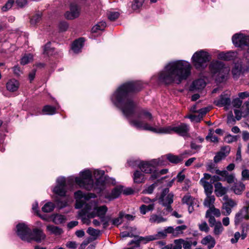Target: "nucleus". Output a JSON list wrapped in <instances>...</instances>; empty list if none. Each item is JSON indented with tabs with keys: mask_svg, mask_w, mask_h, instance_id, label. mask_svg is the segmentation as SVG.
Segmentation results:
<instances>
[{
	"mask_svg": "<svg viewBox=\"0 0 249 249\" xmlns=\"http://www.w3.org/2000/svg\"><path fill=\"white\" fill-rule=\"evenodd\" d=\"M143 88L140 81L129 82L120 86L111 96L113 104L121 109L124 114L129 119V124L138 129L148 130L159 134H171L175 132L180 136L188 135L189 127L185 124L158 127L152 124L153 117L146 110L140 112L135 110V104L128 94L139 91Z\"/></svg>",
	"mask_w": 249,
	"mask_h": 249,
	"instance_id": "1",
	"label": "nucleus"
},
{
	"mask_svg": "<svg viewBox=\"0 0 249 249\" xmlns=\"http://www.w3.org/2000/svg\"><path fill=\"white\" fill-rule=\"evenodd\" d=\"M190 63L183 60L172 61L167 63L158 76V80L166 85L180 84L191 75Z\"/></svg>",
	"mask_w": 249,
	"mask_h": 249,
	"instance_id": "2",
	"label": "nucleus"
},
{
	"mask_svg": "<svg viewBox=\"0 0 249 249\" xmlns=\"http://www.w3.org/2000/svg\"><path fill=\"white\" fill-rule=\"evenodd\" d=\"M104 174L103 170L85 169L80 172L79 177H70L67 183L74 181L81 188L100 193L105 186Z\"/></svg>",
	"mask_w": 249,
	"mask_h": 249,
	"instance_id": "3",
	"label": "nucleus"
},
{
	"mask_svg": "<svg viewBox=\"0 0 249 249\" xmlns=\"http://www.w3.org/2000/svg\"><path fill=\"white\" fill-rule=\"evenodd\" d=\"M107 210V207L106 205L98 206L96 201H91L85 204L79 214L83 219L86 217L89 218L99 217L103 224L104 227L106 228L108 226L109 221L108 219L105 217Z\"/></svg>",
	"mask_w": 249,
	"mask_h": 249,
	"instance_id": "4",
	"label": "nucleus"
},
{
	"mask_svg": "<svg viewBox=\"0 0 249 249\" xmlns=\"http://www.w3.org/2000/svg\"><path fill=\"white\" fill-rule=\"evenodd\" d=\"M209 69L213 78L219 83L226 80L230 70L229 67L218 61H213L209 66Z\"/></svg>",
	"mask_w": 249,
	"mask_h": 249,
	"instance_id": "5",
	"label": "nucleus"
},
{
	"mask_svg": "<svg viewBox=\"0 0 249 249\" xmlns=\"http://www.w3.org/2000/svg\"><path fill=\"white\" fill-rule=\"evenodd\" d=\"M209 53L200 50L196 52L192 57V63L195 68L198 70H202L206 67L207 63L210 60Z\"/></svg>",
	"mask_w": 249,
	"mask_h": 249,
	"instance_id": "6",
	"label": "nucleus"
},
{
	"mask_svg": "<svg viewBox=\"0 0 249 249\" xmlns=\"http://www.w3.org/2000/svg\"><path fill=\"white\" fill-rule=\"evenodd\" d=\"M165 163H163L160 159H154L150 161L142 162L139 165V167L141 171L145 174L152 173L151 178L152 179L157 178L156 174L158 173L156 172V166L163 165Z\"/></svg>",
	"mask_w": 249,
	"mask_h": 249,
	"instance_id": "7",
	"label": "nucleus"
},
{
	"mask_svg": "<svg viewBox=\"0 0 249 249\" xmlns=\"http://www.w3.org/2000/svg\"><path fill=\"white\" fill-rule=\"evenodd\" d=\"M233 44L237 47H248L247 53L244 54V57L248 62L249 61V36H246L242 34H236L232 38Z\"/></svg>",
	"mask_w": 249,
	"mask_h": 249,
	"instance_id": "8",
	"label": "nucleus"
},
{
	"mask_svg": "<svg viewBox=\"0 0 249 249\" xmlns=\"http://www.w3.org/2000/svg\"><path fill=\"white\" fill-rule=\"evenodd\" d=\"M76 199L75 208H81L85 203V201L90 198H95L96 196L92 193H89L87 195L84 194L81 191H78L74 193Z\"/></svg>",
	"mask_w": 249,
	"mask_h": 249,
	"instance_id": "9",
	"label": "nucleus"
},
{
	"mask_svg": "<svg viewBox=\"0 0 249 249\" xmlns=\"http://www.w3.org/2000/svg\"><path fill=\"white\" fill-rule=\"evenodd\" d=\"M67 182L63 177H59L56 180V185L53 189V192L61 196H65L66 193Z\"/></svg>",
	"mask_w": 249,
	"mask_h": 249,
	"instance_id": "10",
	"label": "nucleus"
},
{
	"mask_svg": "<svg viewBox=\"0 0 249 249\" xmlns=\"http://www.w3.org/2000/svg\"><path fill=\"white\" fill-rule=\"evenodd\" d=\"M16 232L19 238L23 240L27 241L29 235L31 233V229L25 223H19L16 227Z\"/></svg>",
	"mask_w": 249,
	"mask_h": 249,
	"instance_id": "11",
	"label": "nucleus"
},
{
	"mask_svg": "<svg viewBox=\"0 0 249 249\" xmlns=\"http://www.w3.org/2000/svg\"><path fill=\"white\" fill-rule=\"evenodd\" d=\"M249 219V202H246V205L237 213L235 216L234 222L236 225L239 224L243 219Z\"/></svg>",
	"mask_w": 249,
	"mask_h": 249,
	"instance_id": "12",
	"label": "nucleus"
},
{
	"mask_svg": "<svg viewBox=\"0 0 249 249\" xmlns=\"http://www.w3.org/2000/svg\"><path fill=\"white\" fill-rule=\"evenodd\" d=\"M27 242H30L34 240L37 242H41L46 238V235L43 233V231L39 229H34L33 231H31L29 236Z\"/></svg>",
	"mask_w": 249,
	"mask_h": 249,
	"instance_id": "13",
	"label": "nucleus"
},
{
	"mask_svg": "<svg viewBox=\"0 0 249 249\" xmlns=\"http://www.w3.org/2000/svg\"><path fill=\"white\" fill-rule=\"evenodd\" d=\"M80 8L75 3H71L70 5V11L65 14V18L70 20H72L78 18L80 15Z\"/></svg>",
	"mask_w": 249,
	"mask_h": 249,
	"instance_id": "14",
	"label": "nucleus"
},
{
	"mask_svg": "<svg viewBox=\"0 0 249 249\" xmlns=\"http://www.w3.org/2000/svg\"><path fill=\"white\" fill-rule=\"evenodd\" d=\"M167 234L165 231V229L162 231H160L158 232L157 234H154V235H151L147 236L146 237H141L139 238V241L143 243H146L147 242L153 241L155 240H157L161 238H163L166 237Z\"/></svg>",
	"mask_w": 249,
	"mask_h": 249,
	"instance_id": "15",
	"label": "nucleus"
},
{
	"mask_svg": "<svg viewBox=\"0 0 249 249\" xmlns=\"http://www.w3.org/2000/svg\"><path fill=\"white\" fill-rule=\"evenodd\" d=\"M168 193L169 189L167 188L164 189L160 197V200L163 206L171 204L173 202V194L172 193L168 194Z\"/></svg>",
	"mask_w": 249,
	"mask_h": 249,
	"instance_id": "16",
	"label": "nucleus"
},
{
	"mask_svg": "<svg viewBox=\"0 0 249 249\" xmlns=\"http://www.w3.org/2000/svg\"><path fill=\"white\" fill-rule=\"evenodd\" d=\"M214 103L217 106L227 107L230 105L231 100L227 94H222L219 99L214 101Z\"/></svg>",
	"mask_w": 249,
	"mask_h": 249,
	"instance_id": "17",
	"label": "nucleus"
},
{
	"mask_svg": "<svg viewBox=\"0 0 249 249\" xmlns=\"http://www.w3.org/2000/svg\"><path fill=\"white\" fill-rule=\"evenodd\" d=\"M184 154H189V153L186 152L184 153H183L182 154L180 155V156H175L171 154H168L166 156V157H162L160 159L163 163V160L167 159L171 162L174 163H178L183 160L184 158L183 156Z\"/></svg>",
	"mask_w": 249,
	"mask_h": 249,
	"instance_id": "18",
	"label": "nucleus"
},
{
	"mask_svg": "<svg viewBox=\"0 0 249 249\" xmlns=\"http://www.w3.org/2000/svg\"><path fill=\"white\" fill-rule=\"evenodd\" d=\"M19 82L15 79L9 80L6 84V88L7 90L13 92L17 91L19 87Z\"/></svg>",
	"mask_w": 249,
	"mask_h": 249,
	"instance_id": "19",
	"label": "nucleus"
},
{
	"mask_svg": "<svg viewBox=\"0 0 249 249\" xmlns=\"http://www.w3.org/2000/svg\"><path fill=\"white\" fill-rule=\"evenodd\" d=\"M228 188L223 186L220 182H216L214 184V193L218 197L224 196L227 192Z\"/></svg>",
	"mask_w": 249,
	"mask_h": 249,
	"instance_id": "20",
	"label": "nucleus"
},
{
	"mask_svg": "<svg viewBox=\"0 0 249 249\" xmlns=\"http://www.w3.org/2000/svg\"><path fill=\"white\" fill-rule=\"evenodd\" d=\"M84 42L83 38H80L73 42L71 46V49L74 53H77L81 51Z\"/></svg>",
	"mask_w": 249,
	"mask_h": 249,
	"instance_id": "21",
	"label": "nucleus"
},
{
	"mask_svg": "<svg viewBox=\"0 0 249 249\" xmlns=\"http://www.w3.org/2000/svg\"><path fill=\"white\" fill-rule=\"evenodd\" d=\"M123 191L122 187L118 186L115 187L111 192L110 194L106 196V197L109 200L117 198L121 195Z\"/></svg>",
	"mask_w": 249,
	"mask_h": 249,
	"instance_id": "22",
	"label": "nucleus"
},
{
	"mask_svg": "<svg viewBox=\"0 0 249 249\" xmlns=\"http://www.w3.org/2000/svg\"><path fill=\"white\" fill-rule=\"evenodd\" d=\"M167 219L163 217L161 215L153 213L151 214L149 218V222L152 223L159 224L167 221Z\"/></svg>",
	"mask_w": 249,
	"mask_h": 249,
	"instance_id": "23",
	"label": "nucleus"
},
{
	"mask_svg": "<svg viewBox=\"0 0 249 249\" xmlns=\"http://www.w3.org/2000/svg\"><path fill=\"white\" fill-rule=\"evenodd\" d=\"M201 243L203 245L207 246L208 249H211L214 247L215 244V241L212 236L208 235L202 240Z\"/></svg>",
	"mask_w": 249,
	"mask_h": 249,
	"instance_id": "24",
	"label": "nucleus"
},
{
	"mask_svg": "<svg viewBox=\"0 0 249 249\" xmlns=\"http://www.w3.org/2000/svg\"><path fill=\"white\" fill-rule=\"evenodd\" d=\"M206 86V82L203 79H198L194 81L192 84L193 90H200Z\"/></svg>",
	"mask_w": 249,
	"mask_h": 249,
	"instance_id": "25",
	"label": "nucleus"
},
{
	"mask_svg": "<svg viewBox=\"0 0 249 249\" xmlns=\"http://www.w3.org/2000/svg\"><path fill=\"white\" fill-rule=\"evenodd\" d=\"M236 56V53L233 52L227 53L222 52L218 54V58L224 60H231L233 59Z\"/></svg>",
	"mask_w": 249,
	"mask_h": 249,
	"instance_id": "26",
	"label": "nucleus"
},
{
	"mask_svg": "<svg viewBox=\"0 0 249 249\" xmlns=\"http://www.w3.org/2000/svg\"><path fill=\"white\" fill-rule=\"evenodd\" d=\"M232 190L236 195H240L245 189V185L241 182L235 183L232 187Z\"/></svg>",
	"mask_w": 249,
	"mask_h": 249,
	"instance_id": "27",
	"label": "nucleus"
},
{
	"mask_svg": "<svg viewBox=\"0 0 249 249\" xmlns=\"http://www.w3.org/2000/svg\"><path fill=\"white\" fill-rule=\"evenodd\" d=\"M182 201L183 203L186 204L187 205L191 204H195L197 207L198 206L197 200L191 196L189 194L185 195L182 199Z\"/></svg>",
	"mask_w": 249,
	"mask_h": 249,
	"instance_id": "28",
	"label": "nucleus"
},
{
	"mask_svg": "<svg viewBox=\"0 0 249 249\" xmlns=\"http://www.w3.org/2000/svg\"><path fill=\"white\" fill-rule=\"evenodd\" d=\"M206 196H207L204 201L203 204L205 207H208L210 209L213 207V204L215 201V197L214 196L212 195Z\"/></svg>",
	"mask_w": 249,
	"mask_h": 249,
	"instance_id": "29",
	"label": "nucleus"
},
{
	"mask_svg": "<svg viewBox=\"0 0 249 249\" xmlns=\"http://www.w3.org/2000/svg\"><path fill=\"white\" fill-rule=\"evenodd\" d=\"M155 208V204L150 203L149 205L143 204L140 207V211L141 214H145L146 213L153 211Z\"/></svg>",
	"mask_w": 249,
	"mask_h": 249,
	"instance_id": "30",
	"label": "nucleus"
},
{
	"mask_svg": "<svg viewBox=\"0 0 249 249\" xmlns=\"http://www.w3.org/2000/svg\"><path fill=\"white\" fill-rule=\"evenodd\" d=\"M203 186L206 195H212L213 191V186L212 181L200 182Z\"/></svg>",
	"mask_w": 249,
	"mask_h": 249,
	"instance_id": "31",
	"label": "nucleus"
},
{
	"mask_svg": "<svg viewBox=\"0 0 249 249\" xmlns=\"http://www.w3.org/2000/svg\"><path fill=\"white\" fill-rule=\"evenodd\" d=\"M133 180L135 183H141L144 181V176L139 171H136L133 174Z\"/></svg>",
	"mask_w": 249,
	"mask_h": 249,
	"instance_id": "32",
	"label": "nucleus"
},
{
	"mask_svg": "<svg viewBox=\"0 0 249 249\" xmlns=\"http://www.w3.org/2000/svg\"><path fill=\"white\" fill-rule=\"evenodd\" d=\"M213 227V234L216 236H219L224 231V228L220 221H218Z\"/></svg>",
	"mask_w": 249,
	"mask_h": 249,
	"instance_id": "33",
	"label": "nucleus"
},
{
	"mask_svg": "<svg viewBox=\"0 0 249 249\" xmlns=\"http://www.w3.org/2000/svg\"><path fill=\"white\" fill-rule=\"evenodd\" d=\"M47 230L50 233L55 234V235H60L62 233V230L61 229L53 225H48L47 227Z\"/></svg>",
	"mask_w": 249,
	"mask_h": 249,
	"instance_id": "34",
	"label": "nucleus"
},
{
	"mask_svg": "<svg viewBox=\"0 0 249 249\" xmlns=\"http://www.w3.org/2000/svg\"><path fill=\"white\" fill-rule=\"evenodd\" d=\"M106 27V23L105 21H101L94 26L92 29V33H97L99 31H103Z\"/></svg>",
	"mask_w": 249,
	"mask_h": 249,
	"instance_id": "35",
	"label": "nucleus"
},
{
	"mask_svg": "<svg viewBox=\"0 0 249 249\" xmlns=\"http://www.w3.org/2000/svg\"><path fill=\"white\" fill-rule=\"evenodd\" d=\"M42 17V13L38 12L34 15L30 19V23L32 26H35L38 23Z\"/></svg>",
	"mask_w": 249,
	"mask_h": 249,
	"instance_id": "36",
	"label": "nucleus"
},
{
	"mask_svg": "<svg viewBox=\"0 0 249 249\" xmlns=\"http://www.w3.org/2000/svg\"><path fill=\"white\" fill-rule=\"evenodd\" d=\"M55 109L54 107L47 105L42 109V112L45 115H53L55 113Z\"/></svg>",
	"mask_w": 249,
	"mask_h": 249,
	"instance_id": "37",
	"label": "nucleus"
},
{
	"mask_svg": "<svg viewBox=\"0 0 249 249\" xmlns=\"http://www.w3.org/2000/svg\"><path fill=\"white\" fill-rule=\"evenodd\" d=\"M54 208V205L53 203L49 202L46 203L42 207V211L44 213H50Z\"/></svg>",
	"mask_w": 249,
	"mask_h": 249,
	"instance_id": "38",
	"label": "nucleus"
},
{
	"mask_svg": "<svg viewBox=\"0 0 249 249\" xmlns=\"http://www.w3.org/2000/svg\"><path fill=\"white\" fill-rule=\"evenodd\" d=\"M65 218L64 215L61 214H55L53 215V221L56 224H59L64 222Z\"/></svg>",
	"mask_w": 249,
	"mask_h": 249,
	"instance_id": "39",
	"label": "nucleus"
},
{
	"mask_svg": "<svg viewBox=\"0 0 249 249\" xmlns=\"http://www.w3.org/2000/svg\"><path fill=\"white\" fill-rule=\"evenodd\" d=\"M183 242V240L182 239L175 240L173 244H170L172 249H181Z\"/></svg>",
	"mask_w": 249,
	"mask_h": 249,
	"instance_id": "40",
	"label": "nucleus"
},
{
	"mask_svg": "<svg viewBox=\"0 0 249 249\" xmlns=\"http://www.w3.org/2000/svg\"><path fill=\"white\" fill-rule=\"evenodd\" d=\"M33 60V55L29 54H26L21 59V64L22 65H25L31 62Z\"/></svg>",
	"mask_w": 249,
	"mask_h": 249,
	"instance_id": "41",
	"label": "nucleus"
},
{
	"mask_svg": "<svg viewBox=\"0 0 249 249\" xmlns=\"http://www.w3.org/2000/svg\"><path fill=\"white\" fill-rule=\"evenodd\" d=\"M187 226L185 225L177 226L174 228V236H178V235L183 233V231L187 229Z\"/></svg>",
	"mask_w": 249,
	"mask_h": 249,
	"instance_id": "42",
	"label": "nucleus"
},
{
	"mask_svg": "<svg viewBox=\"0 0 249 249\" xmlns=\"http://www.w3.org/2000/svg\"><path fill=\"white\" fill-rule=\"evenodd\" d=\"M87 233L89 234L90 235L94 237V239H96V238L100 234V231L98 230L94 229L91 227H89L88 228L87 231Z\"/></svg>",
	"mask_w": 249,
	"mask_h": 249,
	"instance_id": "43",
	"label": "nucleus"
},
{
	"mask_svg": "<svg viewBox=\"0 0 249 249\" xmlns=\"http://www.w3.org/2000/svg\"><path fill=\"white\" fill-rule=\"evenodd\" d=\"M213 213V214L217 217H219L221 215L220 210L218 209L214 208V207H213L212 208H211L207 211L206 213V217H208L209 216V213Z\"/></svg>",
	"mask_w": 249,
	"mask_h": 249,
	"instance_id": "44",
	"label": "nucleus"
},
{
	"mask_svg": "<svg viewBox=\"0 0 249 249\" xmlns=\"http://www.w3.org/2000/svg\"><path fill=\"white\" fill-rule=\"evenodd\" d=\"M206 140L214 143H217L218 142V138L213 134V132L212 130H210V132L206 137Z\"/></svg>",
	"mask_w": 249,
	"mask_h": 249,
	"instance_id": "45",
	"label": "nucleus"
},
{
	"mask_svg": "<svg viewBox=\"0 0 249 249\" xmlns=\"http://www.w3.org/2000/svg\"><path fill=\"white\" fill-rule=\"evenodd\" d=\"M120 13L115 11H109L107 13L108 18L111 21L116 20L119 17Z\"/></svg>",
	"mask_w": 249,
	"mask_h": 249,
	"instance_id": "46",
	"label": "nucleus"
},
{
	"mask_svg": "<svg viewBox=\"0 0 249 249\" xmlns=\"http://www.w3.org/2000/svg\"><path fill=\"white\" fill-rule=\"evenodd\" d=\"M144 0H134L132 4V8L133 10H137L141 7Z\"/></svg>",
	"mask_w": 249,
	"mask_h": 249,
	"instance_id": "47",
	"label": "nucleus"
},
{
	"mask_svg": "<svg viewBox=\"0 0 249 249\" xmlns=\"http://www.w3.org/2000/svg\"><path fill=\"white\" fill-rule=\"evenodd\" d=\"M14 0H9L2 7L1 10L3 12H6L11 9L14 4Z\"/></svg>",
	"mask_w": 249,
	"mask_h": 249,
	"instance_id": "48",
	"label": "nucleus"
},
{
	"mask_svg": "<svg viewBox=\"0 0 249 249\" xmlns=\"http://www.w3.org/2000/svg\"><path fill=\"white\" fill-rule=\"evenodd\" d=\"M124 216V214L120 213L118 217L114 218L112 220V224L114 225L118 226L122 223V218Z\"/></svg>",
	"mask_w": 249,
	"mask_h": 249,
	"instance_id": "49",
	"label": "nucleus"
},
{
	"mask_svg": "<svg viewBox=\"0 0 249 249\" xmlns=\"http://www.w3.org/2000/svg\"><path fill=\"white\" fill-rule=\"evenodd\" d=\"M231 208L230 206H229L225 203L223 204L222 206L223 211L222 212V214L224 215H229L231 213Z\"/></svg>",
	"mask_w": 249,
	"mask_h": 249,
	"instance_id": "50",
	"label": "nucleus"
},
{
	"mask_svg": "<svg viewBox=\"0 0 249 249\" xmlns=\"http://www.w3.org/2000/svg\"><path fill=\"white\" fill-rule=\"evenodd\" d=\"M199 229L201 231L208 232L209 231V228L207 224V223L205 221L202 222L200 224L198 225Z\"/></svg>",
	"mask_w": 249,
	"mask_h": 249,
	"instance_id": "51",
	"label": "nucleus"
},
{
	"mask_svg": "<svg viewBox=\"0 0 249 249\" xmlns=\"http://www.w3.org/2000/svg\"><path fill=\"white\" fill-rule=\"evenodd\" d=\"M241 176V179L243 181L249 180V170L243 169L242 171Z\"/></svg>",
	"mask_w": 249,
	"mask_h": 249,
	"instance_id": "52",
	"label": "nucleus"
},
{
	"mask_svg": "<svg viewBox=\"0 0 249 249\" xmlns=\"http://www.w3.org/2000/svg\"><path fill=\"white\" fill-rule=\"evenodd\" d=\"M225 157V154H224V152L220 151L215 156L214 158V161L215 162H218Z\"/></svg>",
	"mask_w": 249,
	"mask_h": 249,
	"instance_id": "53",
	"label": "nucleus"
},
{
	"mask_svg": "<svg viewBox=\"0 0 249 249\" xmlns=\"http://www.w3.org/2000/svg\"><path fill=\"white\" fill-rule=\"evenodd\" d=\"M188 118L192 122H199L202 119L201 115H191Z\"/></svg>",
	"mask_w": 249,
	"mask_h": 249,
	"instance_id": "54",
	"label": "nucleus"
},
{
	"mask_svg": "<svg viewBox=\"0 0 249 249\" xmlns=\"http://www.w3.org/2000/svg\"><path fill=\"white\" fill-rule=\"evenodd\" d=\"M51 44L50 42L47 43L44 46V53L47 54H51L52 53V48H51Z\"/></svg>",
	"mask_w": 249,
	"mask_h": 249,
	"instance_id": "55",
	"label": "nucleus"
},
{
	"mask_svg": "<svg viewBox=\"0 0 249 249\" xmlns=\"http://www.w3.org/2000/svg\"><path fill=\"white\" fill-rule=\"evenodd\" d=\"M242 101L239 98H236L232 102V106L235 108H238L242 105Z\"/></svg>",
	"mask_w": 249,
	"mask_h": 249,
	"instance_id": "56",
	"label": "nucleus"
},
{
	"mask_svg": "<svg viewBox=\"0 0 249 249\" xmlns=\"http://www.w3.org/2000/svg\"><path fill=\"white\" fill-rule=\"evenodd\" d=\"M235 119L233 116L232 112H231L227 117V123L233 125L235 123Z\"/></svg>",
	"mask_w": 249,
	"mask_h": 249,
	"instance_id": "57",
	"label": "nucleus"
},
{
	"mask_svg": "<svg viewBox=\"0 0 249 249\" xmlns=\"http://www.w3.org/2000/svg\"><path fill=\"white\" fill-rule=\"evenodd\" d=\"M203 181H205V182L212 181L211 176L209 174L205 173L204 174V177L200 179V182H202Z\"/></svg>",
	"mask_w": 249,
	"mask_h": 249,
	"instance_id": "58",
	"label": "nucleus"
},
{
	"mask_svg": "<svg viewBox=\"0 0 249 249\" xmlns=\"http://www.w3.org/2000/svg\"><path fill=\"white\" fill-rule=\"evenodd\" d=\"M241 236V234L239 232H236L234 234V237L232 238L231 239V242L232 244L236 243L238 239H239L240 237Z\"/></svg>",
	"mask_w": 249,
	"mask_h": 249,
	"instance_id": "59",
	"label": "nucleus"
},
{
	"mask_svg": "<svg viewBox=\"0 0 249 249\" xmlns=\"http://www.w3.org/2000/svg\"><path fill=\"white\" fill-rule=\"evenodd\" d=\"M236 140V138L234 136H232L231 135H228L226 136L224 138V141L227 143H231Z\"/></svg>",
	"mask_w": 249,
	"mask_h": 249,
	"instance_id": "60",
	"label": "nucleus"
},
{
	"mask_svg": "<svg viewBox=\"0 0 249 249\" xmlns=\"http://www.w3.org/2000/svg\"><path fill=\"white\" fill-rule=\"evenodd\" d=\"M142 201L145 203V205H149L150 203H154L155 201L156 200V199H151L148 197H144L142 198Z\"/></svg>",
	"mask_w": 249,
	"mask_h": 249,
	"instance_id": "61",
	"label": "nucleus"
},
{
	"mask_svg": "<svg viewBox=\"0 0 249 249\" xmlns=\"http://www.w3.org/2000/svg\"><path fill=\"white\" fill-rule=\"evenodd\" d=\"M66 247L70 249H75L77 248V244L74 241H69L67 243Z\"/></svg>",
	"mask_w": 249,
	"mask_h": 249,
	"instance_id": "62",
	"label": "nucleus"
},
{
	"mask_svg": "<svg viewBox=\"0 0 249 249\" xmlns=\"http://www.w3.org/2000/svg\"><path fill=\"white\" fill-rule=\"evenodd\" d=\"M207 218H209V220H208L209 223V224L210 225V226L211 227H213V226L214 225L215 223L217 222H216L215 219L214 217V216H213L212 215H211L210 214V213H209V216Z\"/></svg>",
	"mask_w": 249,
	"mask_h": 249,
	"instance_id": "63",
	"label": "nucleus"
},
{
	"mask_svg": "<svg viewBox=\"0 0 249 249\" xmlns=\"http://www.w3.org/2000/svg\"><path fill=\"white\" fill-rule=\"evenodd\" d=\"M68 28V24L66 22H61L59 24V28L62 31H66Z\"/></svg>",
	"mask_w": 249,
	"mask_h": 249,
	"instance_id": "64",
	"label": "nucleus"
}]
</instances>
